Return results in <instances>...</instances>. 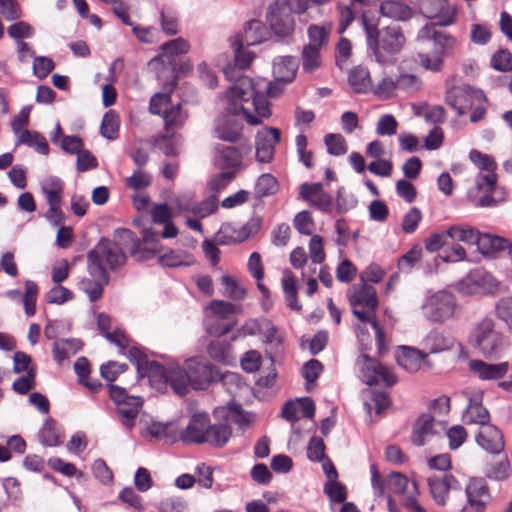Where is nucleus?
Masks as SVG:
<instances>
[{"label": "nucleus", "instance_id": "46", "mask_svg": "<svg viewBox=\"0 0 512 512\" xmlns=\"http://www.w3.org/2000/svg\"><path fill=\"white\" fill-rule=\"evenodd\" d=\"M119 132V118L118 115L110 110L106 112L103 116L101 126H100V133L101 135L108 139V140H114L118 137Z\"/></svg>", "mask_w": 512, "mask_h": 512}, {"label": "nucleus", "instance_id": "33", "mask_svg": "<svg viewBox=\"0 0 512 512\" xmlns=\"http://www.w3.org/2000/svg\"><path fill=\"white\" fill-rule=\"evenodd\" d=\"M357 364L360 366L363 382L369 386L377 385L378 373L382 364L370 358L367 354H362L358 358Z\"/></svg>", "mask_w": 512, "mask_h": 512}, {"label": "nucleus", "instance_id": "48", "mask_svg": "<svg viewBox=\"0 0 512 512\" xmlns=\"http://www.w3.org/2000/svg\"><path fill=\"white\" fill-rule=\"evenodd\" d=\"M322 49L304 45L302 50V67L309 73L314 72L321 65L320 52Z\"/></svg>", "mask_w": 512, "mask_h": 512}, {"label": "nucleus", "instance_id": "39", "mask_svg": "<svg viewBox=\"0 0 512 512\" xmlns=\"http://www.w3.org/2000/svg\"><path fill=\"white\" fill-rule=\"evenodd\" d=\"M331 32V25H316L312 24L307 29L309 39L308 46L323 49L327 46L329 34Z\"/></svg>", "mask_w": 512, "mask_h": 512}, {"label": "nucleus", "instance_id": "35", "mask_svg": "<svg viewBox=\"0 0 512 512\" xmlns=\"http://www.w3.org/2000/svg\"><path fill=\"white\" fill-rule=\"evenodd\" d=\"M187 117L188 114L183 111L180 103L171 105L169 108H165L163 111L165 130L170 132L181 129L184 126Z\"/></svg>", "mask_w": 512, "mask_h": 512}, {"label": "nucleus", "instance_id": "32", "mask_svg": "<svg viewBox=\"0 0 512 512\" xmlns=\"http://www.w3.org/2000/svg\"><path fill=\"white\" fill-rule=\"evenodd\" d=\"M281 283L287 306L292 310H300L301 305L297 299V281L294 273L285 269L282 273Z\"/></svg>", "mask_w": 512, "mask_h": 512}, {"label": "nucleus", "instance_id": "47", "mask_svg": "<svg viewBox=\"0 0 512 512\" xmlns=\"http://www.w3.org/2000/svg\"><path fill=\"white\" fill-rule=\"evenodd\" d=\"M423 358L424 354L419 350L410 347H403V354L397 358V362L400 366L412 371L419 368Z\"/></svg>", "mask_w": 512, "mask_h": 512}, {"label": "nucleus", "instance_id": "24", "mask_svg": "<svg viewBox=\"0 0 512 512\" xmlns=\"http://www.w3.org/2000/svg\"><path fill=\"white\" fill-rule=\"evenodd\" d=\"M215 164L220 170L235 171L241 165L242 154L232 146L218 145Z\"/></svg>", "mask_w": 512, "mask_h": 512}, {"label": "nucleus", "instance_id": "51", "mask_svg": "<svg viewBox=\"0 0 512 512\" xmlns=\"http://www.w3.org/2000/svg\"><path fill=\"white\" fill-rule=\"evenodd\" d=\"M510 463L507 456L503 455L498 462L491 463L486 467L485 475L494 480H504L509 476Z\"/></svg>", "mask_w": 512, "mask_h": 512}, {"label": "nucleus", "instance_id": "26", "mask_svg": "<svg viewBox=\"0 0 512 512\" xmlns=\"http://www.w3.org/2000/svg\"><path fill=\"white\" fill-rule=\"evenodd\" d=\"M232 435V428L226 422L209 424L208 430L205 433L204 443L213 448L224 447Z\"/></svg>", "mask_w": 512, "mask_h": 512}, {"label": "nucleus", "instance_id": "14", "mask_svg": "<svg viewBox=\"0 0 512 512\" xmlns=\"http://www.w3.org/2000/svg\"><path fill=\"white\" fill-rule=\"evenodd\" d=\"M279 141L280 130L278 128L271 127L258 131L255 138L256 159L262 163L270 162Z\"/></svg>", "mask_w": 512, "mask_h": 512}, {"label": "nucleus", "instance_id": "12", "mask_svg": "<svg viewBox=\"0 0 512 512\" xmlns=\"http://www.w3.org/2000/svg\"><path fill=\"white\" fill-rule=\"evenodd\" d=\"M191 388L204 389L212 381V366L202 357H193L185 361Z\"/></svg>", "mask_w": 512, "mask_h": 512}, {"label": "nucleus", "instance_id": "21", "mask_svg": "<svg viewBox=\"0 0 512 512\" xmlns=\"http://www.w3.org/2000/svg\"><path fill=\"white\" fill-rule=\"evenodd\" d=\"M483 392H476L468 397V406L463 419L466 424H478L480 427L490 424L489 411L482 405Z\"/></svg>", "mask_w": 512, "mask_h": 512}, {"label": "nucleus", "instance_id": "57", "mask_svg": "<svg viewBox=\"0 0 512 512\" xmlns=\"http://www.w3.org/2000/svg\"><path fill=\"white\" fill-rule=\"evenodd\" d=\"M218 209L217 195L212 194L199 203H195L193 214L199 218H205Z\"/></svg>", "mask_w": 512, "mask_h": 512}, {"label": "nucleus", "instance_id": "56", "mask_svg": "<svg viewBox=\"0 0 512 512\" xmlns=\"http://www.w3.org/2000/svg\"><path fill=\"white\" fill-rule=\"evenodd\" d=\"M491 66L500 72H508L512 68V54L507 49H499L491 57Z\"/></svg>", "mask_w": 512, "mask_h": 512}, {"label": "nucleus", "instance_id": "63", "mask_svg": "<svg viewBox=\"0 0 512 512\" xmlns=\"http://www.w3.org/2000/svg\"><path fill=\"white\" fill-rule=\"evenodd\" d=\"M307 457L310 461L320 462L326 458L325 444L322 438L312 437L307 447Z\"/></svg>", "mask_w": 512, "mask_h": 512}, {"label": "nucleus", "instance_id": "42", "mask_svg": "<svg viewBox=\"0 0 512 512\" xmlns=\"http://www.w3.org/2000/svg\"><path fill=\"white\" fill-rule=\"evenodd\" d=\"M447 234L454 241L478 246L480 233L472 227L451 226L447 229Z\"/></svg>", "mask_w": 512, "mask_h": 512}, {"label": "nucleus", "instance_id": "20", "mask_svg": "<svg viewBox=\"0 0 512 512\" xmlns=\"http://www.w3.org/2000/svg\"><path fill=\"white\" fill-rule=\"evenodd\" d=\"M87 270L91 278H83L78 283L81 291L86 293L91 302H96L103 296V288L109 283L110 277L108 272L94 271L92 267L87 265Z\"/></svg>", "mask_w": 512, "mask_h": 512}, {"label": "nucleus", "instance_id": "59", "mask_svg": "<svg viewBox=\"0 0 512 512\" xmlns=\"http://www.w3.org/2000/svg\"><path fill=\"white\" fill-rule=\"evenodd\" d=\"M253 83V85L257 88V90L265 97H277L283 92V82L277 81L276 82H266L265 80H258L254 81L250 79ZM268 101V99H266Z\"/></svg>", "mask_w": 512, "mask_h": 512}, {"label": "nucleus", "instance_id": "18", "mask_svg": "<svg viewBox=\"0 0 512 512\" xmlns=\"http://www.w3.org/2000/svg\"><path fill=\"white\" fill-rule=\"evenodd\" d=\"M160 249L158 234L150 229L143 231L142 239H136L131 248V255L137 261L152 259Z\"/></svg>", "mask_w": 512, "mask_h": 512}, {"label": "nucleus", "instance_id": "23", "mask_svg": "<svg viewBox=\"0 0 512 512\" xmlns=\"http://www.w3.org/2000/svg\"><path fill=\"white\" fill-rule=\"evenodd\" d=\"M469 368L481 380H499L506 375L509 365L507 362L490 364L482 360H472Z\"/></svg>", "mask_w": 512, "mask_h": 512}, {"label": "nucleus", "instance_id": "5", "mask_svg": "<svg viewBox=\"0 0 512 512\" xmlns=\"http://www.w3.org/2000/svg\"><path fill=\"white\" fill-rule=\"evenodd\" d=\"M434 22L426 23L417 33V41L433 42L431 53H418L416 61L422 68L431 72H441L444 67V58L452 55L456 39L451 34L438 30Z\"/></svg>", "mask_w": 512, "mask_h": 512}, {"label": "nucleus", "instance_id": "49", "mask_svg": "<svg viewBox=\"0 0 512 512\" xmlns=\"http://www.w3.org/2000/svg\"><path fill=\"white\" fill-rule=\"evenodd\" d=\"M243 41L240 39V37H235L231 43V47L234 50V60L236 66H238L240 69H246L252 62L254 54L249 51L243 49Z\"/></svg>", "mask_w": 512, "mask_h": 512}, {"label": "nucleus", "instance_id": "62", "mask_svg": "<svg viewBox=\"0 0 512 512\" xmlns=\"http://www.w3.org/2000/svg\"><path fill=\"white\" fill-rule=\"evenodd\" d=\"M396 85L398 90L406 93H415L421 87V80L413 74H400L396 78Z\"/></svg>", "mask_w": 512, "mask_h": 512}, {"label": "nucleus", "instance_id": "38", "mask_svg": "<svg viewBox=\"0 0 512 512\" xmlns=\"http://www.w3.org/2000/svg\"><path fill=\"white\" fill-rule=\"evenodd\" d=\"M39 440L43 445L49 447H56L62 444L61 434L56 427V421L54 419H46L39 432Z\"/></svg>", "mask_w": 512, "mask_h": 512}, {"label": "nucleus", "instance_id": "40", "mask_svg": "<svg viewBox=\"0 0 512 512\" xmlns=\"http://www.w3.org/2000/svg\"><path fill=\"white\" fill-rule=\"evenodd\" d=\"M176 85V80L171 81L166 86L167 92L156 93L150 99L149 110L152 114L163 115L164 109L169 108V105L171 103V93L175 89Z\"/></svg>", "mask_w": 512, "mask_h": 512}, {"label": "nucleus", "instance_id": "27", "mask_svg": "<svg viewBox=\"0 0 512 512\" xmlns=\"http://www.w3.org/2000/svg\"><path fill=\"white\" fill-rule=\"evenodd\" d=\"M465 494L468 501L481 503L485 507H487L488 503L491 501L487 482L483 478L470 479L465 487Z\"/></svg>", "mask_w": 512, "mask_h": 512}, {"label": "nucleus", "instance_id": "17", "mask_svg": "<svg viewBox=\"0 0 512 512\" xmlns=\"http://www.w3.org/2000/svg\"><path fill=\"white\" fill-rule=\"evenodd\" d=\"M350 305L355 308L361 306L370 312L376 311L378 307L377 293L373 286L361 283L347 291Z\"/></svg>", "mask_w": 512, "mask_h": 512}, {"label": "nucleus", "instance_id": "22", "mask_svg": "<svg viewBox=\"0 0 512 512\" xmlns=\"http://www.w3.org/2000/svg\"><path fill=\"white\" fill-rule=\"evenodd\" d=\"M428 486L432 498L441 506L445 505L448 493L451 489H460L458 480L452 474H444L441 477H430L428 479Z\"/></svg>", "mask_w": 512, "mask_h": 512}, {"label": "nucleus", "instance_id": "54", "mask_svg": "<svg viewBox=\"0 0 512 512\" xmlns=\"http://www.w3.org/2000/svg\"><path fill=\"white\" fill-rule=\"evenodd\" d=\"M45 298L50 304L62 305L72 300L74 298V294L68 288L56 285L46 293Z\"/></svg>", "mask_w": 512, "mask_h": 512}, {"label": "nucleus", "instance_id": "15", "mask_svg": "<svg viewBox=\"0 0 512 512\" xmlns=\"http://www.w3.org/2000/svg\"><path fill=\"white\" fill-rule=\"evenodd\" d=\"M476 443L486 452L499 455L505 447L504 436L495 425H483L475 435Z\"/></svg>", "mask_w": 512, "mask_h": 512}, {"label": "nucleus", "instance_id": "29", "mask_svg": "<svg viewBox=\"0 0 512 512\" xmlns=\"http://www.w3.org/2000/svg\"><path fill=\"white\" fill-rule=\"evenodd\" d=\"M510 246H512V244L503 237L490 233L480 234L478 250L484 255H491L505 249L510 251Z\"/></svg>", "mask_w": 512, "mask_h": 512}, {"label": "nucleus", "instance_id": "7", "mask_svg": "<svg viewBox=\"0 0 512 512\" xmlns=\"http://www.w3.org/2000/svg\"><path fill=\"white\" fill-rule=\"evenodd\" d=\"M469 342L485 357L500 353L505 345L504 336L495 329L493 319L488 317L482 318L474 325Z\"/></svg>", "mask_w": 512, "mask_h": 512}, {"label": "nucleus", "instance_id": "43", "mask_svg": "<svg viewBox=\"0 0 512 512\" xmlns=\"http://www.w3.org/2000/svg\"><path fill=\"white\" fill-rule=\"evenodd\" d=\"M278 190V181L271 174H262L256 181L254 187L255 197L261 199L273 195Z\"/></svg>", "mask_w": 512, "mask_h": 512}, {"label": "nucleus", "instance_id": "30", "mask_svg": "<svg viewBox=\"0 0 512 512\" xmlns=\"http://www.w3.org/2000/svg\"><path fill=\"white\" fill-rule=\"evenodd\" d=\"M380 13L384 17L397 21H406L412 17V10L408 5L394 0L383 1L380 5Z\"/></svg>", "mask_w": 512, "mask_h": 512}, {"label": "nucleus", "instance_id": "36", "mask_svg": "<svg viewBox=\"0 0 512 512\" xmlns=\"http://www.w3.org/2000/svg\"><path fill=\"white\" fill-rule=\"evenodd\" d=\"M209 356L220 363L230 364L234 360L232 346L225 340H213L207 348Z\"/></svg>", "mask_w": 512, "mask_h": 512}, {"label": "nucleus", "instance_id": "8", "mask_svg": "<svg viewBox=\"0 0 512 512\" xmlns=\"http://www.w3.org/2000/svg\"><path fill=\"white\" fill-rule=\"evenodd\" d=\"M456 310L455 296L446 291L440 290L425 299L422 305L424 317L433 323H443L451 319Z\"/></svg>", "mask_w": 512, "mask_h": 512}, {"label": "nucleus", "instance_id": "3", "mask_svg": "<svg viewBox=\"0 0 512 512\" xmlns=\"http://www.w3.org/2000/svg\"><path fill=\"white\" fill-rule=\"evenodd\" d=\"M367 48L375 60L382 65L393 64L395 55L400 53L405 44V36L399 26H387L382 29L362 17Z\"/></svg>", "mask_w": 512, "mask_h": 512}, {"label": "nucleus", "instance_id": "52", "mask_svg": "<svg viewBox=\"0 0 512 512\" xmlns=\"http://www.w3.org/2000/svg\"><path fill=\"white\" fill-rule=\"evenodd\" d=\"M327 152L333 156H341L347 152L346 140L341 134L329 133L324 137Z\"/></svg>", "mask_w": 512, "mask_h": 512}, {"label": "nucleus", "instance_id": "31", "mask_svg": "<svg viewBox=\"0 0 512 512\" xmlns=\"http://www.w3.org/2000/svg\"><path fill=\"white\" fill-rule=\"evenodd\" d=\"M268 31L260 20H250L246 23L243 37L240 39L247 46H254L267 39Z\"/></svg>", "mask_w": 512, "mask_h": 512}, {"label": "nucleus", "instance_id": "2", "mask_svg": "<svg viewBox=\"0 0 512 512\" xmlns=\"http://www.w3.org/2000/svg\"><path fill=\"white\" fill-rule=\"evenodd\" d=\"M128 359L136 366L139 377H147L151 386L157 389L169 384L176 394L183 396L191 388L185 365L182 367L171 363L163 366L156 361H150L138 347L129 350Z\"/></svg>", "mask_w": 512, "mask_h": 512}, {"label": "nucleus", "instance_id": "58", "mask_svg": "<svg viewBox=\"0 0 512 512\" xmlns=\"http://www.w3.org/2000/svg\"><path fill=\"white\" fill-rule=\"evenodd\" d=\"M324 492L332 502L343 503L346 500V487L336 480L327 481L324 485Z\"/></svg>", "mask_w": 512, "mask_h": 512}, {"label": "nucleus", "instance_id": "4", "mask_svg": "<svg viewBox=\"0 0 512 512\" xmlns=\"http://www.w3.org/2000/svg\"><path fill=\"white\" fill-rule=\"evenodd\" d=\"M127 368L128 366L125 363L109 361L101 365L100 373L101 376L109 382L107 385L109 396L116 404L118 413L124 418L122 422L123 426L131 430L135 425V419L142 406V399L137 396H130L123 387L111 384L116 380L118 375L126 371Z\"/></svg>", "mask_w": 512, "mask_h": 512}, {"label": "nucleus", "instance_id": "41", "mask_svg": "<svg viewBox=\"0 0 512 512\" xmlns=\"http://www.w3.org/2000/svg\"><path fill=\"white\" fill-rule=\"evenodd\" d=\"M18 143L34 147L35 150L43 155L49 153V145L44 136L36 131L24 130L19 136Z\"/></svg>", "mask_w": 512, "mask_h": 512}, {"label": "nucleus", "instance_id": "13", "mask_svg": "<svg viewBox=\"0 0 512 512\" xmlns=\"http://www.w3.org/2000/svg\"><path fill=\"white\" fill-rule=\"evenodd\" d=\"M210 422L208 413H193L186 428L180 432V439L186 444H204Z\"/></svg>", "mask_w": 512, "mask_h": 512}, {"label": "nucleus", "instance_id": "1", "mask_svg": "<svg viewBox=\"0 0 512 512\" xmlns=\"http://www.w3.org/2000/svg\"><path fill=\"white\" fill-rule=\"evenodd\" d=\"M226 113L216 120V137L228 142H236L242 137V121L244 118L251 125L261 123L252 114L259 117L271 116L270 102L257 90L250 78H241L226 93Z\"/></svg>", "mask_w": 512, "mask_h": 512}, {"label": "nucleus", "instance_id": "6", "mask_svg": "<svg viewBox=\"0 0 512 512\" xmlns=\"http://www.w3.org/2000/svg\"><path fill=\"white\" fill-rule=\"evenodd\" d=\"M126 262V255L120 246L108 239L101 238L87 253V265L94 271L107 272V268L116 271Z\"/></svg>", "mask_w": 512, "mask_h": 512}, {"label": "nucleus", "instance_id": "50", "mask_svg": "<svg viewBox=\"0 0 512 512\" xmlns=\"http://www.w3.org/2000/svg\"><path fill=\"white\" fill-rule=\"evenodd\" d=\"M235 325L236 320H229V322H226L225 320L212 316L206 322V332L210 336L220 337L229 333Z\"/></svg>", "mask_w": 512, "mask_h": 512}, {"label": "nucleus", "instance_id": "37", "mask_svg": "<svg viewBox=\"0 0 512 512\" xmlns=\"http://www.w3.org/2000/svg\"><path fill=\"white\" fill-rule=\"evenodd\" d=\"M348 82L355 93H367L371 88L369 71L361 66L351 69Z\"/></svg>", "mask_w": 512, "mask_h": 512}, {"label": "nucleus", "instance_id": "19", "mask_svg": "<svg viewBox=\"0 0 512 512\" xmlns=\"http://www.w3.org/2000/svg\"><path fill=\"white\" fill-rule=\"evenodd\" d=\"M470 160L481 170L486 171V174H479L476 177V181H478V187L482 186H493L497 183V174L495 173L497 164L495 160L478 150H471L469 154Z\"/></svg>", "mask_w": 512, "mask_h": 512}, {"label": "nucleus", "instance_id": "34", "mask_svg": "<svg viewBox=\"0 0 512 512\" xmlns=\"http://www.w3.org/2000/svg\"><path fill=\"white\" fill-rule=\"evenodd\" d=\"M471 282L484 293L494 294L500 288V282L484 269H475L470 273Z\"/></svg>", "mask_w": 512, "mask_h": 512}, {"label": "nucleus", "instance_id": "10", "mask_svg": "<svg viewBox=\"0 0 512 512\" xmlns=\"http://www.w3.org/2000/svg\"><path fill=\"white\" fill-rule=\"evenodd\" d=\"M446 103L452 107L458 115H464L473 104V100L486 101L482 90L466 84L461 87H453L446 92Z\"/></svg>", "mask_w": 512, "mask_h": 512}, {"label": "nucleus", "instance_id": "64", "mask_svg": "<svg viewBox=\"0 0 512 512\" xmlns=\"http://www.w3.org/2000/svg\"><path fill=\"white\" fill-rule=\"evenodd\" d=\"M422 219V213L419 208L412 207L404 215L402 220V230L405 233L412 234L416 231L420 221Z\"/></svg>", "mask_w": 512, "mask_h": 512}, {"label": "nucleus", "instance_id": "16", "mask_svg": "<svg viewBox=\"0 0 512 512\" xmlns=\"http://www.w3.org/2000/svg\"><path fill=\"white\" fill-rule=\"evenodd\" d=\"M437 427L441 430H445L446 422H436L433 416L428 413L421 414L413 426L411 442L416 446H423L428 437L439 433Z\"/></svg>", "mask_w": 512, "mask_h": 512}, {"label": "nucleus", "instance_id": "53", "mask_svg": "<svg viewBox=\"0 0 512 512\" xmlns=\"http://www.w3.org/2000/svg\"><path fill=\"white\" fill-rule=\"evenodd\" d=\"M36 386V368L28 369L26 375L17 378L13 384V390L20 394L25 395Z\"/></svg>", "mask_w": 512, "mask_h": 512}, {"label": "nucleus", "instance_id": "60", "mask_svg": "<svg viewBox=\"0 0 512 512\" xmlns=\"http://www.w3.org/2000/svg\"><path fill=\"white\" fill-rule=\"evenodd\" d=\"M398 122L391 114L382 115L376 125V133L379 136H392L396 134Z\"/></svg>", "mask_w": 512, "mask_h": 512}, {"label": "nucleus", "instance_id": "44", "mask_svg": "<svg viewBox=\"0 0 512 512\" xmlns=\"http://www.w3.org/2000/svg\"><path fill=\"white\" fill-rule=\"evenodd\" d=\"M210 310L213 317L229 322L236 320L234 316L239 311V306L223 300H213L210 303Z\"/></svg>", "mask_w": 512, "mask_h": 512}, {"label": "nucleus", "instance_id": "61", "mask_svg": "<svg viewBox=\"0 0 512 512\" xmlns=\"http://www.w3.org/2000/svg\"><path fill=\"white\" fill-rule=\"evenodd\" d=\"M55 64L51 58L36 56L33 61V74L40 80L46 78L54 69Z\"/></svg>", "mask_w": 512, "mask_h": 512}, {"label": "nucleus", "instance_id": "55", "mask_svg": "<svg viewBox=\"0 0 512 512\" xmlns=\"http://www.w3.org/2000/svg\"><path fill=\"white\" fill-rule=\"evenodd\" d=\"M409 485V479L400 472H391L387 476V491L402 495Z\"/></svg>", "mask_w": 512, "mask_h": 512}, {"label": "nucleus", "instance_id": "9", "mask_svg": "<svg viewBox=\"0 0 512 512\" xmlns=\"http://www.w3.org/2000/svg\"><path fill=\"white\" fill-rule=\"evenodd\" d=\"M266 21L273 34L282 42H289L294 34L295 19L286 4L278 1L269 5Z\"/></svg>", "mask_w": 512, "mask_h": 512}, {"label": "nucleus", "instance_id": "45", "mask_svg": "<svg viewBox=\"0 0 512 512\" xmlns=\"http://www.w3.org/2000/svg\"><path fill=\"white\" fill-rule=\"evenodd\" d=\"M25 292L22 297L25 313L28 317H31L36 312V301L39 293V288L36 282L32 280H26Z\"/></svg>", "mask_w": 512, "mask_h": 512}, {"label": "nucleus", "instance_id": "28", "mask_svg": "<svg viewBox=\"0 0 512 512\" xmlns=\"http://www.w3.org/2000/svg\"><path fill=\"white\" fill-rule=\"evenodd\" d=\"M495 189L496 185L491 187L484 185L479 188L476 181L475 187L468 192V199L475 207H495L498 205V201L493 197Z\"/></svg>", "mask_w": 512, "mask_h": 512}, {"label": "nucleus", "instance_id": "11", "mask_svg": "<svg viewBox=\"0 0 512 512\" xmlns=\"http://www.w3.org/2000/svg\"><path fill=\"white\" fill-rule=\"evenodd\" d=\"M420 13L428 19H438L439 26H449L456 21L457 11L448 0H420Z\"/></svg>", "mask_w": 512, "mask_h": 512}, {"label": "nucleus", "instance_id": "25", "mask_svg": "<svg viewBox=\"0 0 512 512\" xmlns=\"http://www.w3.org/2000/svg\"><path fill=\"white\" fill-rule=\"evenodd\" d=\"M299 66L298 59L293 56H279L273 61V74L277 81L291 82Z\"/></svg>", "mask_w": 512, "mask_h": 512}]
</instances>
